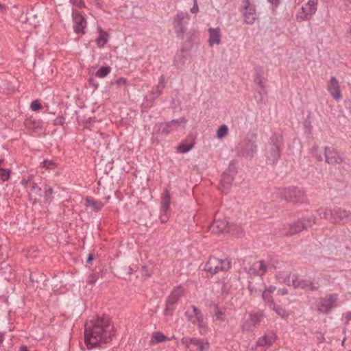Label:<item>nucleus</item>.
<instances>
[{
  "label": "nucleus",
  "instance_id": "f257e3e1",
  "mask_svg": "<svg viewBox=\"0 0 351 351\" xmlns=\"http://www.w3.org/2000/svg\"><path fill=\"white\" fill-rule=\"evenodd\" d=\"M114 335V326L106 317H97L85 324L84 339L88 349L110 342Z\"/></svg>",
  "mask_w": 351,
  "mask_h": 351
},
{
  "label": "nucleus",
  "instance_id": "f03ea898",
  "mask_svg": "<svg viewBox=\"0 0 351 351\" xmlns=\"http://www.w3.org/2000/svg\"><path fill=\"white\" fill-rule=\"evenodd\" d=\"M257 151L256 136L254 134H247L235 147L237 156L247 159L254 158Z\"/></svg>",
  "mask_w": 351,
  "mask_h": 351
},
{
  "label": "nucleus",
  "instance_id": "7ed1b4c3",
  "mask_svg": "<svg viewBox=\"0 0 351 351\" xmlns=\"http://www.w3.org/2000/svg\"><path fill=\"white\" fill-rule=\"evenodd\" d=\"M282 145V136L278 134H274L268 143L265 157L267 162L271 165L275 164L280 157V148Z\"/></svg>",
  "mask_w": 351,
  "mask_h": 351
},
{
  "label": "nucleus",
  "instance_id": "20e7f679",
  "mask_svg": "<svg viewBox=\"0 0 351 351\" xmlns=\"http://www.w3.org/2000/svg\"><path fill=\"white\" fill-rule=\"evenodd\" d=\"M278 196L289 203H301L304 200V191L302 189L291 186L279 190Z\"/></svg>",
  "mask_w": 351,
  "mask_h": 351
},
{
  "label": "nucleus",
  "instance_id": "39448f33",
  "mask_svg": "<svg viewBox=\"0 0 351 351\" xmlns=\"http://www.w3.org/2000/svg\"><path fill=\"white\" fill-rule=\"evenodd\" d=\"M230 261L228 259H219L215 257H210L204 266V270L211 275L220 271H225L230 267Z\"/></svg>",
  "mask_w": 351,
  "mask_h": 351
},
{
  "label": "nucleus",
  "instance_id": "423d86ee",
  "mask_svg": "<svg viewBox=\"0 0 351 351\" xmlns=\"http://www.w3.org/2000/svg\"><path fill=\"white\" fill-rule=\"evenodd\" d=\"M184 289L182 286L175 287L167 298L164 311L165 315L171 316L174 311L173 306L180 300L184 295Z\"/></svg>",
  "mask_w": 351,
  "mask_h": 351
},
{
  "label": "nucleus",
  "instance_id": "0eeeda50",
  "mask_svg": "<svg viewBox=\"0 0 351 351\" xmlns=\"http://www.w3.org/2000/svg\"><path fill=\"white\" fill-rule=\"evenodd\" d=\"M337 300L338 295L336 293L328 294L324 298H321L317 304V311L319 313L328 314L336 306Z\"/></svg>",
  "mask_w": 351,
  "mask_h": 351
},
{
  "label": "nucleus",
  "instance_id": "6e6552de",
  "mask_svg": "<svg viewBox=\"0 0 351 351\" xmlns=\"http://www.w3.org/2000/svg\"><path fill=\"white\" fill-rule=\"evenodd\" d=\"M317 0H309L305 5L301 8L302 13L296 15V19L299 21L309 20L313 14L317 11Z\"/></svg>",
  "mask_w": 351,
  "mask_h": 351
},
{
  "label": "nucleus",
  "instance_id": "1a4fd4ad",
  "mask_svg": "<svg viewBox=\"0 0 351 351\" xmlns=\"http://www.w3.org/2000/svg\"><path fill=\"white\" fill-rule=\"evenodd\" d=\"M244 21L247 24L252 25L256 19L255 5L252 4L250 0H242Z\"/></svg>",
  "mask_w": 351,
  "mask_h": 351
},
{
  "label": "nucleus",
  "instance_id": "9d476101",
  "mask_svg": "<svg viewBox=\"0 0 351 351\" xmlns=\"http://www.w3.org/2000/svg\"><path fill=\"white\" fill-rule=\"evenodd\" d=\"M265 288L263 277L257 276L256 278L249 279L247 289L252 295H259Z\"/></svg>",
  "mask_w": 351,
  "mask_h": 351
},
{
  "label": "nucleus",
  "instance_id": "9b49d317",
  "mask_svg": "<svg viewBox=\"0 0 351 351\" xmlns=\"http://www.w3.org/2000/svg\"><path fill=\"white\" fill-rule=\"evenodd\" d=\"M325 162L330 165L341 164L343 162L342 158L335 149L332 147H326L324 149Z\"/></svg>",
  "mask_w": 351,
  "mask_h": 351
},
{
  "label": "nucleus",
  "instance_id": "f8f14e48",
  "mask_svg": "<svg viewBox=\"0 0 351 351\" xmlns=\"http://www.w3.org/2000/svg\"><path fill=\"white\" fill-rule=\"evenodd\" d=\"M291 285L294 288H301L308 291H316L319 288L317 286H315L313 283L308 280L300 279L295 274L291 276Z\"/></svg>",
  "mask_w": 351,
  "mask_h": 351
},
{
  "label": "nucleus",
  "instance_id": "ddd939ff",
  "mask_svg": "<svg viewBox=\"0 0 351 351\" xmlns=\"http://www.w3.org/2000/svg\"><path fill=\"white\" fill-rule=\"evenodd\" d=\"M181 343L189 349L191 345L197 347L199 351H206L209 348L208 341H204L202 339L196 338L184 337L181 339Z\"/></svg>",
  "mask_w": 351,
  "mask_h": 351
},
{
  "label": "nucleus",
  "instance_id": "4468645a",
  "mask_svg": "<svg viewBox=\"0 0 351 351\" xmlns=\"http://www.w3.org/2000/svg\"><path fill=\"white\" fill-rule=\"evenodd\" d=\"M351 219V213L341 208H333L332 221L337 223H346Z\"/></svg>",
  "mask_w": 351,
  "mask_h": 351
},
{
  "label": "nucleus",
  "instance_id": "2eb2a0df",
  "mask_svg": "<svg viewBox=\"0 0 351 351\" xmlns=\"http://www.w3.org/2000/svg\"><path fill=\"white\" fill-rule=\"evenodd\" d=\"M276 263H277V262L272 260H269V261L262 260L255 262V266L258 268V276L262 277L269 270L275 269Z\"/></svg>",
  "mask_w": 351,
  "mask_h": 351
},
{
  "label": "nucleus",
  "instance_id": "dca6fc26",
  "mask_svg": "<svg viewBox=\"0 0 351 351\" xmlns=\"http://www.w3.org/2000/svg\"><path fill=\"white\" fill-rule=\"evenodd\" d=\"M73 29L76 34H84V29L86 27V21L85 18L80 13L73 15Z\"/></svg>",
  "mask_w": 351,
  "mask_h": 351
},
{
  "label": "nucleus",
  "instance_id": "f3484780",
  "mask_svg": "<svg viewBox=\"0 0 351 351\" xmlns=\"http://www.w3.org/2000/svg\"><path fill=\"white\" fill-rule=\"evenodd\" d=\"M328 90L335 99L339 100L341 98L339 82L335 77L332 76L330 77L328 83Z\"/></svg>",
  "mask_w": 351,
  "mask_h": 351
},
{
  "label": "nucleus",
  "instance_id": "a211bd4d",
  "mask_svg": "<svg viewBox=\"0 0 351 351\" xmlns=\"http://www.w3.org/2000/svg\"><path fill=\"white\" fill-rule=\"evenodd\" d=\"M27 189L29 198L33 203L36 202L42 196L41 189L38 186L37 184L34 180L30 182V184Z\"/></svg>",
  "mask_w": 351,
  "mask_h": 351
},
{
  "label": "nucleus",
  "instance_id": "6ab92c4d",
  "mask_svg": "<svg viewBox=\"0 0 351 351\" xmlns=\"http://www.w3.org/2000/svg\"><path fill=\"white\" fill-rule=\"evenodd\" d=\"M228 228V223L225 219L215 220L210 226L209 230L212 233L219 234L224 232Z\"/></svg>",
  "mask_w": 351,
  "mask_h": 351
},
{
  "label": "nucleus",
  "instance_id": "aec40b11",
  "mask_svg": "<svg viewBox=\"0 0 351 351\" xmlns=\"http://www.w3.org/2000/svg\"><path fill=\"white\" fill-rule=\"evenodd\" d=\"M209 34L208 44L213 47L215 44L219 45L221 43V30L219 27H210L208 30Z\"/></svg>",
  "mask_w": 351,
  "mask_h": 351
},
{
  "label": "nucleus",
  "instance_id": "412c9836",
  "mask_svg": "<svg viewBox=\"0 0 351 351\" xmlns=\"http://www.w3.org/2000/svg\"><path fill=\"white\" fill-rule=\"evenodd\" d=\"M233 180V174L228 173L226 172L223 173L219 185V189L223 193H226L230 189Z\"/></svg>",
  "mask_w": 351,
  "mask_h": 351
},
{
  "label": "nucleus",
  "instance_id": "4be33fe9",
  "mask_svg": "<svg viewBox=\"0 0 351 351\" xmlns=\"http://www.w3.org/2000/svg\"><path fill=\"white\" fill-rule=\"evenodd\" d=\"M25 126L32 133L39 132L42 130V123L39 120L27 119L24 122Z\"/></svg>",
  "mask_w": 351,
  "mask_h": 351
},
{
  "label": "nucleus",
  "instance_id": "5701e85b",
  "mask_svg": "<svg viewBox=\"0 0 351 351\" xmlns=\"http://www.w3.org/2000/svg\"><path fill=\"white\" fill-rule=\"evenodd\" d=\"M171 195L168 189H165L161 196V211L167 213L169 210Z\"/></svg>",
  "mask_w": 351,
  "mask_h": 351
},
{
  "label": "nucleus",
  "instance_id": "b1692460",
  "mask_svg": "<svg viewBox=\"0 0 351 351\" xmlns=\"http://www.w3.org/2000/svg\"><path fill=\"white\" fill-rule=\"evenodd\" d=\"M260 317H261V315L257 313L250 314L249 319L247 320L243 324L242 330L243 331L249 330H250V327L252 326H254L256 324H258L260 322Z\"/></svg>",
  "mask_w": 351,
  "mask_h": 351
},
{
  "label": "nucleus",
  "instance_id": "393cba45",
  "mask_svg": "<svg viewBox=\"0 0 351 351\" xmlns=\"http://www.w3.org/2000/svg\"><path fill=\"white\" fill-rule=\"evenodd\" d=\"M85 206L90 207L95 212H98L101 210L104 204L100 201L95 200L91 197H87L86 198Z\"/></svg>",
  "mask_w": 351,
  "mask_h": 351
},
{
  "label": "nucleus",
  "instance_id": "a878e982",
  "mask_svg": "<svg viewBox=\"0 0 351 351\" xmlns=\"http://www.w3.org/2000/svg\"><path fill=\"white\" fill-rule=\"evenodd\" d=\"M98 32L99 35L96 38L95 43L99 48H101L107 43L109 38V34L107 32L104 31L101 27H98Z\"/></svg>",
  "mask_w": 351,
  "mask_h": 351
},
{
  "label": "nucleus",
  "instance_id": "bb28decb",
  "mask_svg": "<svg viewBox=\"0 0 351 351\" xmlns=\"http://www.w3.org/2000/svg\"><path fill=\"white\" fill-rule=\"evenodd\" d=\"M305 230L304 227L302 226V219L298 220L293 224L290 225L289 230L285 233L287 236H291L298 232H302Z\"/></svg>",
  "mask_w": 351,
  "mask_h": 351
},
{
  "label": "nucleus",
  "instance_id": "cd10ccee",
  "mask_svg": "<svg viewBox=\"0 0 351 351\" xmlns=\"http://www.w3.org/2000/svg\"><path fill=\"white\" fill-rule=\"evenodd\" d=\"M305 230L304 227L302 226V219L298 220L293 224L290 225L289 230L285 233L287 236H291L298 232H302Z\"/></svg>",
  "mask_w": 351,
  "mask_h": 351
},
{
  "label": "nucleus",
  "instance_id": "c85d7f7f",
  "mask_svg": "<svg viewBox=\"0 0 351 351\" xmlns=\"http://www.w3.org/2000/svg\"><path fill=\"white\" fill-rule=\"evenodd\" d=\"M267 304L270 308L275 311V312L282 318L285 319L288 317L289 313L287 311L281 307L276 306L274 300H269V303Z\"/></svg>",
  "mask_w": 351,
  "mask_h": 351
},
{
  "label": "nucleus",
  "instance_id": "c756f323",
  "mask_svg": "<svg viewBox=\"0 0 351 351\" xmlns=\"http://www.w3.org/2000/svg\"><path fill=\"white\" fill-rule=\"evenodd\" d=\"M274 341V339L272 337H269L267 335H264L263 337L259 338L256 341V347H269L271 346Z\"/></svg>",
  "mask_w": 351,
  "mask_h": 351
},
{
  "label": "nucleus",
  "instance_id": "7c9ffc66",
  "mask_svg": "<svg viewBox=\"0 0 351 351\" xmlns=\"http://www.w3.org/2000/svg\"><path fill=\"white\" fill-rule=\"evenodd\" d=\"M311 154L313 158L317 161L323 160L324 150L319 149L317 145H314L311 149Z\"/></svg>",
  "mask_w": 351,
  "mask_h": 351
},
{
  "label": "nucleus",
  "instance_id": "2f4dec72",
  "mask_svg": "<svg viewBox=\"0 0 351 351\" xmlns=\"http://www.w3.org/2000/svg\"><path fill=\"white\" fill-rule=\"evenodd\" d=\"M276 290V287L274 286H269V287L265 289L262 291V298L264 301H265L267 304L269 303V300H272L270 297V294L273 293Z\"/></svg>",
  "mask_w": 351,
  "mask_h": 351
},
{
  "label": "nucleus",
  "instance_id": "473e14b6",
  "mask_svg": "<svg viewBox=\"0 0 351 351\" xmlns=\"http://www.w3.org/2000/svg\"><path fill=\"white\" fill-rule=\"evenodd\" d=\"M187 120L182 117L177 120H172L167 123V128H178L180 125H183V128H184V125L186 123Z\"/></svg>",
  "mask_w": 351,
  "mask_h": 351
},
{
  "label": "nucleus",
  "instance_id": "72a5a7b5",
  "mask_svg": "<svg viewBox=\"0 0 351 351\" xmlns=\"http://www.w3.org/2000/svg\"><path fill=\"white\" fill-rule=\"evenodd\" d=\"M302 226L304 227L305 230H306L311 228L315 223L316 217L315 216H310L302 218Z\"/></svg>",
  "mask_w": 351,
  "mask_h": 351
},
{
  "label": "nucleus",
  "instance_id": "f704fd0d",
  "mask_svg": "<svg viewBox=\"0 0 351 351\" xmlns=\"http://www.w3.org/2000/svg\"><path fill=\"white\" fill-rule=\"evenodd\" d=\"M185 19H189V15L188 13L183 12L178 13L174 19L175 25H181L184 24L183 22Z\"/></svg>",
  "mask_w": 351,
  "mask_h": 351
},
{
  "label": "nucleus",
  "instance_id": "c9c22d12",
  "mask_svg": "<svg viewBox=\"0 0 351 351\" xmlns=\"http://www.w3.org/2000/svg\"><path fill=\"white\" fill-rule=\"evenodd\" d=\"M164 88H165L162 87V85H157L152 88L150 95V99L152 101H153L162 93Z\"/></svg>",
  "mask_w": 351,
  "mask_h": 351
},
{
  "label": "nucleus",
  "instance_id": "e433bc0d",
  "mask_svg": "<svg viewBox=\"0 0 351 351\" xmlns=\"http://www.w3.org/2000/svg\"><path fill=\"white\" fill-rule=\"evenodd\" d=\"M167 339V337L165 336L162 332H158L154 333V335L152 336L151 343L153 344L158 343L164 341Z\"/></svg>",
  "mask_w": 351,
  "mask_h": 351
},
{
  "label": "nucleus",
  "instance_id": "4c0bfd02",
  "mask_svg": "<svg viewBox=\"0 0 351 351\" xmlns=\"http://www.w3.org/2000/svg\"><path fill=\"white\" fill-rule=\"evenodd\" d=\"M317 213L321 218L328 219L329 215H330L331 220H332L333 209L330 210L328 208H321L317 210Z\"/></svg>",
  "mask_w": 351,
  "mask_h": 351
},
{
  "label": "nucleus",
  "instance_id": "58836bf2",
  "mask_svg": "<svg viewBox=\"0 0 351 351\" xmlns=\"http://www.w3.org/2000/svg\"><path fill=\"white\" fill-rule=\"evenodd\" d=\"M111 71L110 66H101L97 72L96 76L100 78H104L107 76Z\"/></svg>",
  "mask_w": 351,
  "mask_h": 351
},
{
  "label": "nucleus",
  "instance_id": "ea45409f",
  "mask_svg": "<svg viewBox=\"0 0 351 351\" xmlns=\"http://www.w3.org/2000/svg\"><path fill=\"white\" fill-rule=\"evenodd\" d=\"M193 147V143H181L177 147V151L180 153H186Z\"/></svg>",
  "mask_w": 351,
  "mask_h": 351
},
{
  "label": "nucleus",
  "instance_id": "a19ab883",
  "mask_svg": "<svg viewBox=\"0 0 351 351\" xmlns=\"http://www.w3.org/2000/svg\"><path fill=\"white\" fill-rule=\"evenodd\" d=\"M228 133V128L226 125H221L217 132V137L219 139L223 138L224 136H226Z\"/></svg>",
  "mask_w": 351,
  "mask_h": 351
},
{
  "label": "nucleus",
  "instance_id": "79ce46f5",
  "mask_svg": "<svg viewBox=\"0 0 351 351\" xmlns=\"http://www.w3.org/2000/svg\"><path fill=\"white\" fill-rule=\"evenodd\" d=\"M191 308L193 309V315L195 317V320L197 322H202V319H204V316L201 312V311L196 307L195 306H191Z\"/></svg>",
  "mask_w": 351,
  "mask_h": 351
},
{
  "label": "nucleus",
  "instance_id": "37998d69",
  "mask_svg": "<svg viewBox=\"0 0 351 351\" xmlns=\"http://www.w3.org/2000/svg\"><path fill=\"white\" fill-rule=\"evenodd\" d=\"M10 169L0 168V180L2 182L7 181L10 178Z\"/></svg>",
  "mask_w": 351,
  "mask_h": 351
},
{
  "label": "nucleus",
  "instance_id": "c03bdc74",
  "mask_svg": "<svg viewBox=\"0 0 351 351\" xmlns=\"http://www.w3.org/2000/svg\"><path fill=\"white\" fill-rule=\"evenodd\" d=\"M247 274L250 276L249 279H252V278L257 277L258 275V268L255 266V263L252 264V265L249 268Z\"/></svg>",
  "mask_w": 351,
  "mask_h": 351
},
{
  "label": "nucleus",
  "instance_id": "a18cd8bd",
  "mask_svg": "<svg viewBox=\"0 0 351 351\" xmlns=\"http://www.w3.org/2000/svg\"><path fill=\"white\" fill-rule=\"evenodd\" d=\"M98 278L99 273H93L88 276L87 283L89 285H93L96 282Z\"/></svg>",
  "mask_w": 351,
  "mask_h": 351
},
{
  "label": "nucleus",
  "instance_id": "49530a36",
  "mask_svg": "<svg viewBox=\"0 0 351 351\" xmlns=\"http://www.w3.org/2000/svg\"><path fill=\"white\" fill-rule=\"evenodd\" d=\"M42 167L46 169H53L56 167V162L52 160H45L42 162Z\"/></svg>",
  "mask_w": 351,
  "mask_h": 351
},
{
  "label": "nucleus",
  "instance_id": "de8ad7c7",
  "mask_svg": "<svg viewBox=\"0 0 351 351\" xmlns=\"http://www.w3.org/2000/svg\"><path fill=\"white\" fill-rule=\"evenodd\" d=\"M254 82L259 86L262 90L265 89V84L262 80L261 75L260 74H257L254 78Z\"/></svg>",
  "mask_w": 351,
  "mask_h": 351
},
{
  "label": "nucleus",
  "instance_id": "09e8293b",
  "mask_svg": "<svg viewBox=\"0 0 351 351\" xmlns=\"http://www.w3.org/2000/svg\"><path fill=\"white\" fill-rule=\"evenodd\" d=\"M30 108L33 111H37L42 108V105L38 100H34L32 101Z\"/></svg>",
  "mask_w": 351,
  "mask_h": 351
},
{
  "label": "nucleus",
  "instance_id": "8fccbe9b",
  "mask_svg": "<svg viewBox=\"0 0 351 351\" xmlns=\"http://www.w3.org/2000/svg\"><path fill=\"white\" fill-rule=\"evenodd\" d=\"M224 313L219 309L218 306L215 307V316L217 320L223 321Z\"/></svg>",
  "mask_w": 351,
  "mask_h": 351
},
{
  "label": "nucleus",
  "instance_id": "3c124183",
  "mask_svg": "<svg viewBox=\"0 0 351 351\" xmlns=\"http://www.w3.org/2000/svg\"><path fill=\"white\" fill-rule=\"evenodd\" d=\"M176 31L178 34L183 35L186 32V28L184 24L181 25H175Z\"/></svg>",
  "mask_w": 351,
  "mask_h": 351
},
{
  "label": "nucleus",
  "instance_id": "603ef678",
  "mask_svg": "<svg viewBox=\"0 0 351 351\" xmlns=\"http://www.w3.org/2000/svg\"><path fill=\"white\" fill-rule=\"evenodd\" d=\"M199 328V332L201 334H204L206 331V324L204 322V319H202V322H196Z\"/></svg>",
  "mask_w": 351,
  "mask_h": 351
},
{
  "label": "nucleus",
  "instance_id": "864d4df0",
  "mask_svg": "<svg viewBox=\"0 0 351 351\" xmlns=\"http://www.w3.org/2000/svg\"><path fill=\"white\" fill-rule=\"evenodd\" d=\"M65 122V119L63 117H58L54 120V125H63Z\"/></svg>",
  "mask_w": 351,
  "mask_h": 351
},
{
  "label": "nucleus",
  "instance_id": "5fc2aeb1",
  "mask_svg": "<svg viewBox=\"0 0 351 351\" xmlns=\"http://www.w3.org/2000/svg\"><path fill=\"white\" fill-rule=\"evenodd\" d=\"M32 176H29L28 180L23 179L21 182V184L27 188L32 181Z\"/></svg>",
  "mask_w": 351,
  "mask_h": 351
},
{
  "label": "nucleus",
  "instance_id": "6e6d98bb",
  "mask_svg": "<svg viewBox=\"0 0 351 351\" xmlns=\"http://www.w3.org/2000/svg\"><path fill=\"white\" fill-rule=\"evenodd\" d=\"M198 11H199V8H198V5H197V0H193V6L191 8V12L193 14H196L198 12Z\"/></svg>",
  "mask_w": 351,
  "mask_h": 351
},
{
  "label": "nucleus",
  "instance_id": "4d7b16f0",
  "mask_svg": "<svg viewBox=\"0 0 351 351\" xmlns=\"http://www.w3.org/2000/svg\"><path fill=\"white\" fill-rule=\"evenodd\" d=\"M53 193V189L51 188H49L45 190V198L46 199V200L47 201L49 199V198L51 197V195H52Z\"/></svg>",
  "mask_w": 351,
  "mask_h": 351
},
{
  "label": "nucleus",
  "instance_id": "13d9d810",
  "mask_svg": "<svg viewBox=\"0 0 351 351\" xmlns=\"http://www.w3.org/2000/svg\"><path fill=\"white\" fill-rule=\"evenodd\" d=\"M172 130H173V128H167V123H166L162 130V133L167 134H169Z\"/></svg>",
  "mask_w": 351,
  "mask_h": 351
},
{
  "label": "nucleus",
  "instance_id": "bf43d9fd",
  "mask_svg": "<svg viewBox=\"0 0 351 351\" xmlns=\"http://www.w3.org/2000/svg\"><path fill=\"white\" fill-rule=\"evenodd\" d=\"M70 1L73 4H75L80 8L84 6V4L82 0H70Z\"/></svg>",
  "mask_w": 351,
  "mask_h": 351
},
{
  "label": "nucleus",
  "instance_id": "052dcab7",
  "mask_svg": "<svg viewBox=\"0 0 351 351\" xmlns=\"http://www.w3.org/2000/svg\"><path fill=\"white\" fill-rule=\"evenodd\" d=\"M186 315L187 317V319L191 322L192 324H195L197 321L195 319L194 315H189L188 312L186 313Z\"/></svg>",
  "mask_w": 351,
  "mask_h": 351
},
{
  "label": "nucleus",
  "instance_id": "680f3d73",
  "mask_svg": "<svg viewBox=\"0 0 351 351\" xmlns=\"http://www.w3.org/2000/svg\"><path fill=\"white\" fill-rule=\"evenodd\" d=\"M126 83V80L125 78H119L118 79L117 81H116V84L119 86H122V85H124Z\"/></svg>",
  "mask_w": 351,
  "mask_h": 351
},
{
  "label": "nucleus",
  "instance_id": "e2e57ef3",
  "mask_svg": "<svg viewBox=\"0 0 351 351\" xmlns=\"http://www.w3.org/2000/svg\"><path fill=\"white\" fill-rule=\"evenodd\" d=\"M158 85H162V87L165 88V76L161 75L159 78V83Z\"/></svg>",
  "mask_w": 351,
  "mask_h": 351
},
{
  "label": "nucleus",
  "instance_id": "0e129e2a",
  "mask_svg": "<svg viewBox=\"0 0 351 351\" xmlns=\"http://www.w3.org/2000/svg\"><path fill=\"white\" fill-rule=\"evenodd\" d=\"M278 293L282 295L288 294V291L285 288L280 289L278 291Z\"/></svg>",
  "mask_w": 351,
  "mask_h": 351
},
{
  "label": "nucleus",
  "instance_id": "69168bd1",
  "mask_svg": "<svg viewBox=\"0 0 351 351\" xmlns=\"http://www.w3.org/2000/svg\"><path fill=\"white\" fill-rule=\"evenodd\" d=\"M160 219L162 223L167 221L168 219L167 213H163V214L160 217Z\"/></svg>",
  "mask_w": 351,
  "mask_h": 351
},
{
  "label": "nucleus",
  "instance_id": "338daca9",
  "mask_svg": "<svg viewBox=\"0 0 351 351\" xmlns=\"http://www.w3.org/2000/svg\"><path fill=\"white\" fill-rule=\"evenodd\" d=\"M317 339L319 343L324 342L325 339H324L323 334H322L321 332H319V336H317Z\"/></svg>",
  "mask_w": 351,
  "mask_h": 351
},
{
  "label": "nucleus",
  "instance_id": "774afa93",
  "mask_svg": "<svg viewBox=\"0 0 351 351\" xmlns=\"http://www.w3.org/2000/svg\"><path fill=\"white\" fill-rule=\"evenodd\" d=\"M304 126H305L306 128H308V129L309 132H311V128H312V127H311V125L310 122L305 121V122H304Z\"/></svg>",
  "mask_w": 351,
  "mask_h": 351
}]
</instances>
